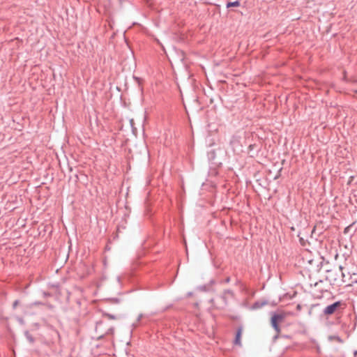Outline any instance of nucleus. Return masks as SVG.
Instances as JSON below:
<instances>
[{"mask_svg":"<svg viewBox=\"0 0 357 357\" xmlns=\"http://www.w3.org/2000/svg\"><path fill=\"white\" fill-rule=\"evenodd\" d=\"M340 302H335L332 305L327 306L324 310V314L326 315L333 314L336 310L340 306Z\"/></svg>","mask_w":357,"mask_h":357,"instance_id":"nucleus-1","label":"nucleus"},{"mask_svg":"<svg viewBox=\"0 0 357 357\" xmlns=\"http://www.w3.org/2000/svg\"><path fill=\"white\" fill-rule=\"evenodd\" d=\"M284 319V316L282 314H275L271 318V324L273 328L276 331H279V327L278 326V323Z\"/></svg>","mask_w":357,"mask_h":357,"instance_id":"nucleus-2","label":"nucleus"},{"mask_svg":"<svg viewBox=\"0 0 357 357\" xmlns=\"http://www.w3.org/2000/svg\"><path fill=\"white\" fill-rule=\"evenodd\" d=\"M241 334H242V329L241 328H238V331H237V333H236V336L235 340H234V342H235L236 344L241 345Z\"/></svg>","mask_w":357,"mask_h":357,"instance_id":"nucleus-3","label":"nucleus"},{"mask_svg":"<svg viewBox=\"0 0 357 357\" xmlns=\"http://www.w3.org/2000/svg\"><path fill=\"white\" fill-rule=\"evenodd\" d=\"M239 6H240V2L238 1H234V2H229L227 4V8L238 7Z\"/></svg>","mask_w":357,"mask_h":357,"instance_id":"nucleus-4","label":"nucleus"},{"mask_svg":"<svg viewBox=\"0 0 357 357\" xmlns=\"http://www.w3.org/2000/svg\"><path fill=\"white\" fill-rule=\"evenodd\" d=\"M328 339L331 341H336V342H342V340L338 337V336H336V335H333V336H329L328 337Z\"/></svg>","mask_w":357,"mask_h":357,"instance_id":"nucleus-5","label":"nucleus"},{"mask_svg":"<svg viewBox=\"0 0 357 357\" xmlns=\"http://www.w3.org/2000/svg\"><path fill=\"white\" fill-rule=\"evenodd\" d=\"M102 322H100V323H98V325L96 326V331H97V332L98 331V330L100 329V328L102 326Z\"/></svg>","mask_w":357,"mask_h":357,"instance_id":"nucleus-6","label":"nucleus"},{"mask_svg":"<svg viewBox=\"0 0 357 357\" xmlns=\"http://www.w3.org/2000/svg\"><path fill=\"white\" fill-rule=\"evenodd\" d=\"M107 333V332H105V334ZM102 335H104V333L98 335V337H101Z\"/></svg>","mask_w":357,"mask_h":357,"instance_id":"nucleus-7","label":"nucleus"},{"mask_svg":"<svg viewBox=\"0 0 357 357\" xmlns=\"http://www.w3.org/2000/svg\"><path fill=\"white\" fill-rule=\"evenodd\" d=\"M107 317H108L110 319H114V317L112 316H110V315H107Z\"/></svg>","mask_w":357,"mask_h":357,"instance_id":"nucleus-8","label":"nucleus"},{"mask_svg":"<svg viewBox=\"0 0 357 357\" xmlns=\"http://www.w3.org/2000/svg\"><path fill=\"white\" fill-rule=\"evenodd\" d=\"M17 305V301H15V302L14 303V306H16Z\"/></svg>","mask_w":357,"mask_h":357,"instance_id":"nucleus-9","label":"nucleus"},{"mask_svg":"<svg viewBox=\"0 0 357 357\" xmlns=\"http://www.w3.org/2000/svg\"><path fill=\"white\" fill-rule=\"evenodd\" d=\"M342 275L343 278L344 277V274L343 273H342Z\"/></svg>","mask_w":357,"mask_h":357,"instance_id":"nucleus-10","label":"nucleus"}]
</instances>
